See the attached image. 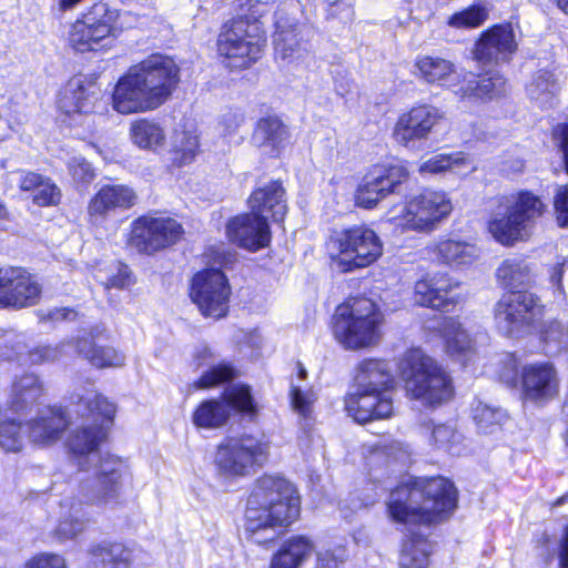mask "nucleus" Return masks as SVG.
Segmentation results:
<instances>
[{"instance_id":"2eb2a0df","label":"nucleus","mask_w":568,"mask_h":568,"mask_svg":"<svg viewBox=\"0 0 568 568\" xmlns=\"http://www.w3.org/2000/svg\"><path fill=\"white\" fill-rule=\"evenodd\" d=\"M265 42V32L258 22L234 19L220 33L217 52L229 68L244 69L261 57Z\"/></svg>"},{"instance_id":"5fc2aeb1","label":"nucleus","mask_w":568,"mask_h":568,"mask_svg":"<svg viewBox=\"0 0 568 568\" xmlns=\"http://www.w3.org/2000/svg\"><path fill=\"white\" fill-rule=\"evenodd\" d=\"M235 376V371L232 365L221 363L212 365L209 371L202 374V376L194 382V388H210L214 387L224 382H229Z\"/></svg>"},{"instance_id":"f257e3e1","label":"nucleus","mask_w":568,"mask_h":568,"mask_svg":"<svg viewBox=\"0 0 568 568\" xmlns=\"http://www.w3.org/2000/svg\"><path fill=\"white\" fill-rule=\"evenodd\" d=\"M74 396L78 412L83 408L92 418V423L71 430L67 442L79 468L90 473L88 478L82 479L81 491L88 503L114 508L123 503L124 490L133 478L126 458L110 453L99 454L100 446L108 438V427L113 422L116 407L94 390Z\"/></svg>"},{"instance_id":"f704fd0d","label":"nucleus","mask_w":568,"mask_h":568,"mask_svg":"<svg viewBox=\"0 0 568 568\" xmlns=\"http://www.w3.org/2000/svg\"><path fill=\"white\" fill-rule=\"evenodd\" d=\"M438 331L445 342L447 354L466 364L474 353V345L459 321L454 317H445L440 322Z\"/></svg>"},{"instance_id":"de8ad7c7","label":"nucleus","mask_w":568,"mask_h":568,"mask_svg":"<svg viewBox=\"0 0 568 568\" xmlns=\"http://www.w3.org/2000/svg\"><path fill=\"white\" fill-rule=\"evenodd\" d=\"M473 419L483 433L493 432L506 418L504 410L476 400L471 407Z\"/></svg>"},{"instance_id":"338daca9","label":"nucleus","mask_w":568,"mask_h":568,"mask_svg":"<svg viewBox=\"0 0 568 568\" xmlns=\"http://www.w3.org/2000/svg\"><path fill=\"white\" fill-rule=\"evenodd\" d=\"M194 359L197 367L203 365H211L214 361V353L207 345H199L194 352Z\"/></svg>"},{"instance_id":"ea45409f","label":"nucleus","mask_w":568,"mask_h":568,"mask_svg":"<svg viewBox=\"0 0 568 568\" xmlns=\"http://www.w3.org/2000/svg\"><path fill=\"white\" fill-rule=\"evenodd\" d=\"M129 134L132 143L141 150L156 151L163 148L166 140L161 123L148 118L132 121Z\"/></svg>"},{"instance_id":"9b49d317","label":"nucleus","mask_w":568,"mask_h":568,"mask_svg":"<svg viewBox=\"0 0 568 568\" xmlns=\"http://www.w3.org/2000/svg\"><path fill=\"white\" fill-rule=\"evenodd\" d=\"M326 248L333 266L342 273L369 266L383 254L381 239L372 229L365 226L334 232Z\"/></svg>"},{"instance_id":"79ce46f5","label":"nucleus","mask_w":568,"mask_h":568,"mask_svg":"<svg viewBox=\"0 0 568 568\" xmlns=\"http://www.w3.org/2000/svg\"><path fill=\"white\" fill-rule=\"evenodd\" d=\"M559 88V79L554 72L539 70L532 75L526 90L531 101L540 108H548L554 104Z\"/></svg>"},{"instance_id":"09e8293b","label":"nucleus","mask_w":568,"mask_h":568,"mask_svg":"<svg viewBox=\"0 0 568 568\" xmlns=\"http://www.w3.org/2000/svg\"><path fill=\"white\" fill-rule=\"evenodd\" d=\"M487 19V8L483 4H473L452 14L447 24L455 29H474L481 26Z\"/></svg>"},{"instance_id":"4468645a","label":"nucleus","mask_w":568,"mask_h":568,"mask_svg":"<svg viewBox=\"0 0 568 568\" xmlns=\"http://www.w3.org/2000/svg\"><path fill=\"white\" fill-rule=\"evenodd\" d=\"M453 210L448 195L443 191L424 190L405 204L392 207L388 221L396 227L418 232H430Z\"/></svg>"},{"instance_id":"20e7f679","label":"nucleus","mask_w":568,"mask_h":568,"mask_svg":"<svg viewBox=\"0 0 568 568\" xmlns=\"http://www.w3.org/2000/svg\"><path fill=\"white\" fill-rule=\"evenodd\" d=\"M457 506V491L444 477L419 478L396 487L386 503L388 518L399 525L433 524L447 519Z\"/></svg>"},{"instance_id":"8fccbe9b","label":"nucleus","mask_w":568,"mask_h":568,"mask_svg":"<svg viewBox=\"0 0 568 568\" xmlns=\"http://www.w3.org/2000/svg\"><path fill=\"white\" fill-rule=\"evenodd\" d=\"M94 276L105 288H125L132 284L130 270L122 263H113L105 270L99 268Z\"/></svg>"},{"instance_id":"4c0bfd02","label":"nucleus","mask_w":568,"mask_h":568,"mask_svg":"<svg viewBox=\"0 0 568 568\" xmlns=\"http://www.w3.org/2000/svg\"><path fill=\"white\" fill-rule=\"evenodd\" d=\"M474 161L463 152L439 153L425 160L419 165L420 174H439L447 171L466 176L476 171Z\"/></svg>"},{"instance_id":"473e14b6","label":"nucleus","mask_w":568,"mask_h":568,"mask_svg":"<svg viewBox=\"0 0 568 568\" xmlns=\"http://www.w3.org/2000/svg\"><path fill=\"white\" fill-rule=\"evenodd\" d=\"M429 250L440 263L453 267L468 266L479 256L475 244L454 239H442Z\"/></svg>"},{"instance_id":"aec40b11","label":"nucleus","mask_w":568,"mask_h":568,"mask_svg":"<svg viewBox=\"0 0 568 568\" xmlns=\"http://www.w3.org/2000/svg\"><path fill=\"white\" fill-rule=\"evenodd\" d=\"M408 176V170L403 164L374 165L357 185L356 205L363 209L375 207L383 199L396 193Z\"/></svg>"},{"instance_id":"0e129e2a","label":"nucleus","mask_w":568,"mask_h":568,"mask_svg":"<svg viewBox=\"0 0 568 568\" xmlns=\"http://www.w3.org/2000/svg\"><path fill=\"white\" fill-rule=\"evenodd\" d=\"M270 10L268 4L261 1L250 0L248 13L245 16H241L237 19H247L250 22H260V18H262Z\"/></svg>"},{"instance_id":"a18cd8bd","label":"nucleus","mask_w":568,"mask_h":568,"mask_svg":"<svg viewBox=\"0 0 568 568\" xmlns=\"http://www.w3.org/2000/svg\"><path fill=\"white\" fill-rule=\"evenodd\" d=\"M286 139V129L283 123L273 116L261 119L255 128L253 140L257 145L272 146L273 149Z\"/></svg>"},{"instance_id":"412c9836","label":"nucleus","mask_w":568,"mask_h":568,"mask_svg":"<svg viewBox=\"0 0 568 568\" xmlns=\"http://www.w3.org/2000/svg\"><path fill=\"white\" fill-rule=\"evenodd\" d=\"M443 119L444 113L434 105H414L398 116L393 130V138L407 149H416L420 142L429 139Z\"/></svg>"},{"instance_id":"a878e982","label":"nucleus","mask_w":568,"mask_h":568,"mask_svg":"<svg viewBox=\"0 0 568 568\" xmlns=\"http://www.w3.org/2000/svg\"><path fill=\"white\" fill-rule=\"evenodd\" d=\"M517 50V43L509 24L494 26L476 43L474 57L483 67L508 62Z\"/></svg>"},{"instance_id":"5701e85b","label":"nucleus","mask_w":568,"mask_h":568,"mask_svg":"<svg viewBox=\"0 0 568 568\" xmlns=\"http://www.w3.org/2000/svg\"><path fill=\"white\" fill-rule=\"evenodd\" d=\"M459 282L446 273H427L415 283L414 301L416 304L434 310H449L460 301L455 291Z\"/></svg>"},{"instance_id":"864d4df0","label":"nucleus","mask_w":568,"mask_h":568,"mask_svg":"<svg viewBox=\"0 0 568 568\" xmlns=\"http://www.w3.org/2000/svg\"><path fill=\"white\" fill-rule=\"evenodd\" d=\"M542 341L545 351L549 355L568 348V326L557 321L549 323L542 333Z\"/></svg>"},{"instance_id":"37998d69","label":"nucleus","mask_w":568,"mask_h":568,"mask_svg":"<svg viewBox=\"0 0 568 568\" xmlns=\"http://www.w3.org/2000/svg\"><path fill=\"white\" fill-rule=\"evenodd\" d=\"M275 55L283 61L292 62L304 55L305 49L297 40V26L276 20V32L274 36Z\"/></svg>"},{"instance_id":"f3484780","label":"nucleus","mask_w":568,"mask_h":568,"mask_svg":"<svg viewBox=\"0 0 568 568\" xmlns=\"http://www.w3.org/2000/svg\"><path fill=\"white\" fill-rule=\"evenodd\" d=\"M118 11L99 2L89 8L70 26L69 45L81 53L98 50L114 29Z\"/></svg>"},{"instance_id":"6e6d98bb","label":"nucleus","mask_w":568,"mask_h":568,"mask_svg":"<svg viewBox=\"0 0 568 568\" xmlns=\"http://www.w3.org/2000/svg\"><path fill=\"white\" fill-rule=\"evenodd\" d=\"M69 174L75 185H88L94 179V170L81 155H73L67 162Z\"/></svg>"},{"instance_id":"b1692460","label":"nucleus","mask_w":568,"mask_h":568,"mask_svg":"<svg viewBox=\"0 0 568 568\" xmlns=\"http://www.w3.org/2000/svg\"><path fill=\"white\" fill-rule=\"evenodd\" d=\"M99 99L97 85L82 75L71 78L57 95L59 112L71 123L77 116L90 114Z\"/></svg>"},{"instance_id":"58836bf2","label":"nucleus","mask_w":568,"mask_h":568,"mask_svg":"<svg viewBox=\"0 0 568 568\" xmlns=\"http://www.w3.org/2000/svg\"><path fill=\"white\" fill-rule=\"evenodd\" d=\"M463 81L465 84L454 91L462 100H490L504 93L506 88V80L500 74L469 80L463 75Z\"/></svg>"},{"instance_id":"a211bd4d","label":"nucleus","mask_w":568,"mask_h":568,"mask_svg":"<svg viewBox=\"0 0 568 568\" xmlns=\"http://www.w3.org/2000/svg\"><path fill=\"white\" fill-rule=\"evenodd\" d=\"M232 409L251 417L255 415L256 407L247 386L234 385L222 398L202 402L194 410L192 420L199 428L216 429L227 423Z\"/></svg>"},{"instance_id":"a19ab883","label":"nucleus","mask_w":568,"mask_h":568,"mask_svg":"<svg viewBox=\"0 0 568 568\" xmlns=\"http://www.w3.org/2000/svg\"><path fill=\"white\" fill-rule=\"evenodd\" d=\"M307 371L301 364H296V375L292 377L290 385V400L292 408L301 416L307 417L314 403L317 400V393L307 383Z\"/></svg>"},{"instance_id":"393cba45","label":"nucleus","mask_w":568,"mask_h":568,"mask_svg":"<svg viewBox=\"0 0 568 568\" xmlns=\"http://www.w3.org/2000/svg\"><path fill=\"white\" fill-rule=\"evenodd\" d=\"M227 239L237 246L256 252L266 247L271 242V231L267 216L258 213L241 214L226 224Z\"/></svg>"},{"instance_id":"bb28decb","label":"nucleus","mask_w":568,"mask_h":568,"mask_svg":"<svg viewBox=\"0 0 568 568\" xmlns=\"http://www.w3.org/2000/svg\"><path fill=\"white\" fill-rule=\"evenodd\" d=\"M136 195L125 185H104L90 200L88 217L92 225H102L118 210L134 205Z\"/></svg>"},{"instance_id":"72a5a7b5","label":"nucleus","mask_w":568,"mask_h":568,"mask_svg":"<svg viewBox=\"0 0 568 568\" xmlns=\"http://www.w3.org/2000/svg\"><path fill=\"white\" fill-rule=\"evenodd\" d=\"M200 149L199 133L193 125L179 124L170 139L172 165L181 168L191 164Z\"/></svg>"},{"instance_id":"1a4fd4ad","label":"nucleus","mask_w":568,"mask_h":568,"mask_svg":"<svg viewBox=\"0 0 568 568\" xmlns=\"http://www.w3.org/2000/svg\"><path fill=\"white\" fill-rule=\"evenodd\" d=\"M212 266L197 272L191 283L190 297L205 317L219 320L229 311L231 286L225 274L217 267H227L236 260V253L220 245L207 255Z\"/></svg>"},{"instance_id":"f8f14e48","label":"nucleus","mask_w":568,"mask_h":568,"mask_svg":"<svg viewBox=\"0 0 568 568\" xmlns=\"http://www.w3.org/2000/svg\"><path fill=\"white\" fill-rule=\"evenodd\" d=\"M500 363V381L508 386H516L519 382L521 396L526 402L545 404L558 394L559 377L552 363L544 361L526 364L520 371L519 379L517 359L513 354H506Z\"/></svg>"},{"instance_id":"c85d7f7f","label":"nucleus","mask_w":568,"mask_h":568,"mask_svg":"<svg viewBox=\"0 0 568 568\" xmlns=\"http://www.w3.org/2000/svg\"><path fill=\"white\" fill-rule=\"evenodd\" d=\"M416 75L428 84L457 89L463 74L456 65L436 55H420L415 61Z\"/></svg>"},{"instance_id":"cd10ccee","label":"nucleus","mask_w":568,"mask_h":568,"mask_svg":"<svg viewBox=\"0 0 568 568\" xmlns=\"http://www.w3.org/2000/svg\"><path fill=\"white\" fill-rule=\"evenodd\" d=\"M79 497L67 496L61 499L57 510V526L52 530L53 537L59 542L73 540L80 536L87 527V518L83 509V505H95L94 503H88L79 488ZM98 506H103L97 504Z\"/></svg>"},{"instance_id":"ddd939ff","label":"nucleus","mask_w":568,"mask_h":568,"mask_svg":"<svg viewBox=\"0 0 568 568\" xmlns=\"http://www.w3.org/2000/svg\"><path fill=\"white\" fill-rule=\"evenodd\" d=\"M270 446L266 442L251 435L227 437L217 446L213 463L220 477L234 480L246 477L256 466L268 458Z\"/></svg>"},{"instance_id":"c756f323","label":"nucleus","mask_w":568,"mask_h":568,"mask_svg":"<svg viewBox=\"0 0 568 568\" xmlns=\"http://www.w3.org/2000/svg\"><path fill=\"white\" fill-rule=\"evenodd\" d=\"M65 347L72 348L97 368H118L124 365L126 358L122 351L111 345H102L91 336L78 337L62 345V348Z\"/></svg>"},{"instance_id":"c9c22d12","label":"nucleus","mask_w":568,"mask_h":568,"mask_svg":"<svg viewBox=\"0 0 568 568\" xmlns=\"http://www.w3.org/2000/svg\"><path fill=\"white\" fill-rule=\"evenodd\" d=\"M314 542L305 536L285 540L273 555L270 568H300L314 552Z\"/></svg>"},{"instance_id":"7ed1b4c3","label":"nucleus","mask_w":568,"mask_h":568,"mask_svg":"<svg viewBox=\"0 0 568 568\" xmlns=\"http://www.w3.org/2000/svg\"><path fill=\"white\" fill-rule=\"evenodd\" d=\"M180 82V68L162 54H151L132 65L118 80L112 93V108L129 115L154 111L164 104Z\"/></svg>"},{"instance_id":"f03ea898","label":"nucleus","mask_w":568,"mask_h":568,"mask_svg":"<svg viewBox=\"0 0 568 568\" xmlns=\"http://www.w3.org/2000/svg\"><path fill=\"white\" fill-rule=\"evenodd\" d=\"M300 516V496L281 475L260 477L247 498L243 519L245 538L256 545L272 544Z\"/></svg>"},{"instance_id":"2f4dec72","label":"nucleus","mask_w":568,"mask_h":568,"mask_svg":"<svg viewBox=\"0 0 568 568\" xmlns=\"http://www.w3.org/2000/svg\"><path fill=\"white\" fill-rule=\"evenodd\" d=\"M284 193L283 186L276 181L258 186L250 196V207L254 213L262 216L270 215L274 222H281L287 209Z\"/></svg>"},{"instance_id":"13d9d810","label":"nucleus","mask_w":568,"mask_h":568,"mask_svg":"<svg viewBox=\"0 0 568 568\" xmlns=\"http://www.w3.org/2000/svg\"><path fill=\"white\" fill-rule=\"evenodd\" d=\"M21 568H69V566L62 555L41 552L28 559Z\"/></svg>"},{"instance_id":"3c124183","label":"nucleus","mask_w":568,"mask_h":568,"mask_svg":"<svg viewBox=\"0 0 568 568\" xmlns=\"http://www.w3.org/2000/svg\"><path fill=\"white\" fill-rule=\"evenodd\" d=\"M313 568H344L349 554L346 545L334 544L316 551Z\"/></svg>"},{"instance_id":"bf43d9fd","label":"nucleus","mask_w":568,"mask_h":568,"mask_svg":"<svg viewBox=\"0 0 568 568\" xmlns=\"http://www.w3.org/2000/svg\"><path fill=\"white\" fill-rule=\"evenodd\" d=\"M555 210L560 226L568 225V186H560L555 196Z\"/></svg>"},{"instance_id":"6e6552de","label":"nucleus","mask_w":568,"mask_h":568,"mask_svg":"<svg viewBox=\"0 0 568 568\" xmlns=\"http://www.w3.org/2000/svg\"><path fill=\"white\" fill-rule=\"evenodd\" d=\"M383 322L384 315L373 300L353 297L336 307L332 329L344 348L356 351L379 343Z\"/></svg>"},{"instance_id":"7c9ffc66","label":"nucleus","mask_w":568,"mask_h":568,"mask_svg":"<svg viewBox=\"0 0 568 568\" xmlns=\"http://www.w3.org/2000/svg\"><path fill=\"white\" fill-rule=\"evenodd\" d=\"M68 425L61 408L45 407L26 424L29 439L39 445H49L59 440Z\"/></svg>"},{"instance_id":"39448f33","label":"nucleus","mask_w":568,"mask_h":568,"mask_svg":"<svg viewBox=\"0 0 568 568\" xmlns=\"http://www.w3.org/2000/svg\"><path fill=\"white\" fill-rule=\"evenodd\" d=\"M356 382L358 394L349 396L345 403L348 415L361 424L389 418L394 412L389 394L394 386L390 364L383 359H364L358 365Z\"/></svg>"},{"instance_id":"774afa93","label":"nucleus","mask_w":568,"mask_h":568,"mask_svg":"<svg viewBox=\"0 0 568 568\" xmlns=\"http://www.w3.org/2000/svg\"><path fill=\"white\" fill-rule=\"evenodd\" d=\"M559 560L562 568H568V526L565 528L560 544Z\"/></svg>"},{"instance_id":"680f3d73","label":"nucleus","mask_w":568,"mask_h":568,"mask_svg":"<svg viewBox=\"0 0 568 568\" xmlns=\"http://www.w3.org/2000/svg\"><path fill=\"white\" fill-rule=\"evenodd\" d=\"M554 141L562 154L566 171L568 173V123L558 124L554 129Z\"/></svg>"},{"instance_id":"69168bd1","label":"nucleus","mask_w":568,"mask_h":568,"mask_svg":"<svg viewBox=\"0 0 568 568\" xmlns=\"http://www.w3.org/2000/svg\"><path fill=\"white\" fill-rule=\"evenodd\" d=\"M44 178H42L38 173L33 172H23L21 173L19 185L23 191H36L38 185L42 182Z\"/></svg>"},{"instance_id":"0eeeda50","label":"nucleus","mask_w":568,"mask_h":568,"mask_svg":"<svg viewBox=\"0 0 568 568\" xmlns=\"http://www.w3.org/2000/svg\"><path fill=\"white\" fill-rule=\"evenodd\" d=\"M545 212L542 201L529 191L500 196L491 210L488 231L504 246L525 241L537 219Z\"/></svg>"},{"instance_id":"6ab92c4d","label":"nucleus","mask_w":568,"mask_h":568,"mask_svg":"<svg viewBox=\"0 0 568 568\" xmlns=\"http://www.w3.org/2000/svg\"><path fill=\"white\" fill-rule=\"evenodd\" d=\"M182 235V225L172 217L141 216L132 223L129 244L140 253L153 254L175 244Z\"/></svg>"},{"instance_id":"e2e57ef3","label":"nucleus","mask_w":568,"mask_h":568,"mask_svg":"<svg viewBox=\"0 0 568 568\" xmlns=\"http://www.w3.org/2000/svg\"><path fill=\"white\" fill-rule=\"evenodd\" d=\"M62 355V349L57 347L43 346L30 353V362L39 364L47 361H55Z\"/></svg>"},{"instance_id":"4d7b16f0","label":"nucleus","mask_w":568,"mask_h":568,"mask_svg":"<svg viewBox=\"0 0 568 568\" xmlns=\"http://www.w3.org/2000/svg\"><path fill=\"white\" fill-rule=\"evenodd\" d=\"M60 197V189L49 179H43L34 191L33 202L39 206H49L58 204Z\"/></svg>"},{"instance_id":"4be33fe9","label":"nucleus","mask_w":568,"mask_h":568,"mask_svg":"<svg viewBox=\"0 0 568 568\" xmlns=\"http://www.w3.org/2000/svg\"><path fill=\"white\" fill-rule=\"evenodd\" d=\"M42 287L36 276L22 267L0 268V305L23 308L36 305Z\"/></svg>"},{"instance_id":"c03bdc74","label":"nucleus","mask_w":568,"mask_h":568,"mask_svg":"<svg viewBox=\"0 0 568 568\" xmlns=\"http://www.w3.org/2000/svg\"><path fill=\"white\" fill-rule=\"evenodd\" d=\"M430 443L436 449L454 456L462 455L466 449L463 434L449 424L434 426Z\"/></svg>"},{"instance_id":"e433bc0d","label":"nucleus","mask_w":568,"mask_h":568,"mask_svg":"<svg viewBox=\"0 0 568 568\" xmlns=\"http://www.w3.org/2000/svg\"><path fill=\"white\" fill-rule=\"evenodd\" d=\"M498 284L507 290L528 286L534 278L529 262L519 255L505 258L496 270Z\"/></svg>"},{"instance_id":"423d86ee","label":"nucleus","mask_w":568,"mask_h":568,"mask_svg":"<svg viewBox=\"0 0 568 568\" xmlns=\"http://www.w3.org/2000/svg\"><path fill=\"white\" fill-rule=\"evenodd\" d=\"M398 375L406 397L425 407H437L453 396L452 378L446 369L420 348H410L403 354Z\"/></svg>"},{"instance_id":"9d476101","label":"nucleus","mask_w":568,"mask_h":568,"mask_svg":"<svg viewBox=\"0 0 568 568\" xmlns=\"http://www.w3.org/2000/svg\"><path fill=\"white\" fill-rule=\"evenodd\" d=\"M39 378L27 374L17 379L8 399L0 405V449L4 453H19L24 445L26 424L22 416L42 395Z\"/></svg>"},{"instance_id":"603ef678","label":"nucleus","mask_w":568,"mask_h":568,"mask_svg":"<svg viewBox=\"0 0 568 568\" xmlns=\"http://www.w3.org/2000/svg\"><path fill=\"white\" fill-rule=\"evenodd\" d=\"M91 552L94 557H101L105 568H129L133 559L132 551L120 545L112 546L110 549L94 546Z\"/></svg>"},{"instance_id":"49530a36","label":"nucleus","mask_w":568,"mask_h":568,"mask_svg":"<svg viewBox=\"0 0 568 568\" xmlns=\"http://www.w3.org/2000/svg\"><path fill=\"white\" fill-rule=\"evenodd\" d=\"M428 557V542L420 537H416L404 544L399 566L400 568H427Z\"/></svg>"},{"instance_id":"052dcab7","label":"nucleus","mask_w":568,"mask_h":568,"mask_svg":"<svg viewBox=\"0 0 568 568\" xmlns=\"http://www.w3.org/2000/svg\"><path fill=\"white\" fill-rule=\"evenodd\" d=\"M327 14L329 18H338L343 22H348L353 19L354 11L349 1L336 0L329 4Z\"/></svg>"},{"instance_id":"dca6fc26","label":"nucleus","mask_w":568,"mask_h":568,"mask_svg":"<svg viewBox=\"0 0 568 568\" xmlns=\"http://www.w3.org/2000/svg\"><path fill=\"white\" fill-rule=\"evenodd\" d=\"M539 298L529 292L504 294L494 310L496 328L505 336L519 337L541 316Z\"/></svg>"}]
</instances>
